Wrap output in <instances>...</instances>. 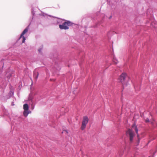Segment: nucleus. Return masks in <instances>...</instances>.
Returning <instances> with one entry per match:
<instances>
[{
	"label": "nucleus",
	"mask_w": 157,
	"mask_h": 157,
	"mask_svg": "<svg viewBox=\"0 0 157 157\" xmlns=\"http://www.w3.org/2000/svg\"><path fill=\"white\" fill-rule=\"evenodd\" d=\"M112 17V15H111L110 16H109V19H110Z\"/></svg>",
	"instance_id": "a878e982"
},
{
	"label": "nucleus",
	"mask_w": 157,
	"mask_h": 157,
	"mask_svg": "<svg viewBox=\"0 0 157 157\" xmlns=\"http://www.w3.org/2000/svg\"><path fill=\"white\" fill-rule=\"evenodd\" d=\"M58 19L57 20V24H59V28L61 29L67 30L69 29V26H71L73 25V23L68 20H66L64 19H61L56 17Z\"/></svg>",
	"instance_id": "f257e3e1"
},
{
	"label": "nucleus",
	"mask_w": 157,
	"mask_h": 157,
	"mask_svg": "<svg viewBox=\"0 0 157 157\" xmlns=\"http://www.w3.org/2000/svg\"><path fill=\"white\" fill-rule=\"evenodd\" d=\"M100 13V12H97V15H98V13Z\"/></svg>",
	"instance_id": "c85d7f7f"
},
{
	"label": "nucleus",
	"mask_w": 157,
	"mask_h": 157,
	"mask_svg": "<svg viewBox=\"0 0 157 157\" xmlns=\"http://www.w3.org/2000/svg\"><path fill=\"white\" fill-rule=\"evenodd\" d=\"M67 133H68V132H67Z\"/></svg>",
	"instance_id": "7c9ffc66"
},
{
	"label": "nucleus",
	"mask_w": 157,
	"mask_h": 157,
	"mask_svg": "<svg viewBox=\"0 0 157 157\" xmlns=\"http://www.w3.org/2000/svg\"><path fill=\"white\" fill-rule=\"evenodd\" d=\"M111 6L112 9H114L115 7L114 6H113V4H112V5H111Z\"/></svg>",
	"instance_id": "5701e85b"
},
{
	"label": "nucleus",
	"mask_w": 157,
	"mask_h": 157,
	"mask_svg": "<svg viewBox=\"0 0 157 157\" xmlns=\"http://www.w3.org/2000/svg\"><path fill=\"white\" fill-rule=\"evenodd\" d=\"M151 141V140H149V141H148V144L149 143H150V142Z\"/></svg>",
	"instance_id": "cd10ccee"
},
{
	"label": "nucleus",
	"mask_w": 157,
	"mask_h": 157,
	"mask_svg": "<svg viewBox=\"0 0 157 157\" xmlns=\"http://www.w3.org/2000/svg\"><path fill=\"white\" fill-rule=\"evenodd\" d=\"M0 65H2L1 68L0 69V70L1 71H2V70L3 69V66H4L3 62L2 61H0Z\"/></svg>",
	"instance_id": "9d476101"
},
{
	"label": "nucleus",
	"mask_w": 157,
	"mask_h": 157,
	"mask_svg": "<svg viewBox=\"0 0 157 157\" xmlns=\"http://www.w3.org/2000/svg\"><path fill=\"white\" fill-rule=\"evenodd\" d=\"M89 122V119L87 116H85L83 117V121L82 122L81 129L84 130L86 127V124Z\"/></svg>",
	"instance_id": "20e7f679"
},
{
	"label": "nucleus",
	"mask_w": 157,
	"mask_h": 157,
	"mask_svg": "<svg viewBox=\"0 0 157 157\" xmlns=\"http://www.w3.org/2000/svg\"><path fill=\"white\" fill-rule=\"evenodd\" d=\"M29 25L23 31L20 36L19 38H21V37L27 32L29 28Z\"/></svg>",
	"instance_id": "0eeeda50"
},
{
	"label": "nucleus",
	"mask_w": 157,
	"mask_h": 157,
	"mask_svg": "<svg viewBox=\"0 0 157 157\" xmlns=\"http://www.w3.org/2000/svg\"><path fill=\"white\" fill-rule=\"evenodd\" d=\"M113 62L114 63L116 64H117L118 63V61L117 59H116L114 56H113Z\"/></svg>",
	"instance_id": "f8f14e48"
},
{
	"label": "nucleus",
	"mask_w": 157,
	"mask_h": 157,
	"mask_svg": "<svg viewBox=\"0 0 157 157\" xmlns=\"http://www.w3.org/2000/svg\"><path fill=\"white\" fill-rule=\"evenodd\" d=\"M145 121L146 123H148L149 122V119L148 118H147L145 120Z\"/></svg>",
	"instance_id": "aec40b11"
},
{
	"label": "nucleus",
	"mask_w": 157,
	"mask_h": 157,
	"mask_svg": "<svg viewBox=\"0 0 157 157\" xmlns=\"http://www.w3.org/2000/svg\"><path fill=\"white\" fill-rule=\"evenodd\" d=\"M21 37L22 38V43H24L26 40L25 37L24 36H23Z\"/></svg>",
	"instance_id": "6ab92c4d"
},
{
	"label": "nucleus",
	"mask_w": 157,
	"mask_h": 157,
	"mask_svg": "<svg viewBox=\"0 0 157 157\" xmlns=\"http://www.w3.org/2000/svg\"><path fill=\"white\" fill-rule=\"evenodd\" d=\"M132 128L135 129V132L137 134V137L139 136V134L138 133V129L137 128V126L136 125L135 123H134L132 125Z\"/></svg>",
	"instance_id": "423d86ee"
},
{
	"label": "nucleus",
	"mask_w": 157,
	"mask_h": 157,
	"mask_svg": "<svg viewBox=\"0 0 157 157\" xmlns=\"http://www.w3.org/2000/svg\"><path fill=\"white\" fill-rule=\"evenodd\" d=\"M29 107L27 104L25 103L23 105V115L25 117H27L28 114L31 113V111L29 110Z\"/></svg>",
	"instance_id": "7ed1b4c3"
},
{
	"label": "nucleus",
	"mask_w": 157,
	"mask_h": 157,
	"mask_svg": "<svg viewBox=\"0 0 157 157\" xmlns=\"http://www.w3.org/2000/svg\"><path fill=\"white\" fill-rule=\"evenodd\" d=\"M49 16H50V17H52V16H51V15H49Z\"/></svg>",
	"instance_id": "c756f323"
},
{
	"label": "nucleus",
	"mask_w": 157,
	"mask_h": 157,
	"mask_svg": "<svg viewBox=\"0 0 157 157\" xmlns=\"http://www.w3.org/2000/svg\"><path fill=\"white\" fill-rule=\"evenodd\" d=\"M12 76V74H10L9 75H8L7 76L8 78V79H10V78Z\"/></svg>",
	"instance_id": "412c9836"
},
{
	"label": "nucleus",
	"mask_w": 157,
	"mask_h": 157,
	"mask_svg": "<svg viewBox=\"0 0 157 157\" xmlns=\"http://www.w3.org/2000/svg\"><path fill=\"white\" fill-rule=\"evenodd\" d=\"M11 105H14V104H13V102H12L11 104Z\"/></svg>",
	"instance_id": "bb28decb"
},
{
	"label": "nucleus",
	"mask_w": 157,
	"mask_h": 157,
	"mask_svg": "<svg viewBox=\"0 0 157 157\" xmlns=\"http://www.w3.org/2000/svg\"><path fill=\"white\" fill-rule=\"evenodd\" d=\"M156 151H155V152H154V153L153 154V155H152L151 157H154V156H155V154L156 153ZM148 157H150V156H149Z\"/></svg>",
	"instance_id": "b1692460"
},
{
	"label": "nucleus",
	"mask_w": 157,
	"mask_h": 157,
	"mask_svg": "<svg viewBox=\"0 0 157 157\" xmlns=\"http://www.w3.org/2000/svg\"><path fill=\"white\" fill-rule=\"evenodd\" d=\"M101 17L102 18V21H103L104 19V18L105 17V15L104 14H101Z\"/></svg>",
	"instance_id": "a211bd4d"
},
{
	"label": "nucleus",
	"mask_w": 157,
	"mask_h": 157,
	"mask_svg": "<svg viewBox=\"0 0 157 157\" xmlns=\"http://www.w3.org/2000/svg\"><path fill=\"white\" fill-rule=\"evenodd\" d=\"M56 68V70H57L58 71H59L61 69V68L59 66H58L56 64L55 65Z\"/></svg>",
	"instance_id": "4468645a"
},
{
	"label": "nucleus",
	"mask_w": 157,
	"mask_h": 157,
	"mask_svg": "<svg viewBox=\"0 0 157 157\" xmlns=\"http://www.w3.org/2000/svg\"><path fill=\"white\" fill-rule=\"evenodd\" d=\"M34 108V105L33 104L31 105V109L32 110H33Z\"/></svg>",
	"instance_id": "4be33fe9"
},
{
	"label": "nucleus",
	"mask_w": 157,
	"mask_h": 157,
	"mask_svg": "<svg viewBox=\"0 0 157 157\" xmlns=\"http://www.w3.org/2000/svg\"><path fill=\"white\" fill-rule=\"evenodd\" d=\"M39 75V73L38 72L36 71V70H35L33 73V77L34 78V79H35L36 80L38 76Z\"/></svg>",
	"instance_id": "6e6552de"
},
{
	"label": "nucleus",
	"mask_w": 157,
	"mask_h": 157,
	"mask_svg": "<svg viewBox=\"0 0 157 157\" xmlns=\"http://www.w3.org/2000/svg\"><path fill=\"white\" fill-rule=\"evenodd\" d=\"M137 145H138L140 142V138L139 137V136L138 137H137Z\"/></svg>",
	"instance_id": "2eb2a0df"
},
{
	"label": "nucleus",
	"mask_w": 157,
	"mask_h": 157,
	"mask_svg": "<svg viewBox=\"0 0 157 157\" xmlns=\"http://www.w3.org/2000/svg\"><path fill=\"white\" fill-rule=\"evenodd\" d=\"M155 136H154V137H152V138H151V140H153L155 139Z\"/></svg>",
	"instance_id": "393cba45"
},
{
	"label": "nucleus",
	"mask_w": 157,
	"mask_h": 157,
	"mask_svg": "<svg viewBox=\"0 0 157 157\" xmlns=\"http://www.w3.org/2000/svg\"><path fill=\"white\" fill-rule=\"evenodd\" d=\"M127 77V75L125 73H123L120 76L118 79V81L123 83L125 81L126 78Z\"/></svg>",
	"instance_id": "39448f33"
},
{
	"label": "nucleus",
	"mask_w": 157,
	"mask_h": 157,
	"mask_svg": "<svg viewBox=\"0 0 157 157\" xmlns=\"http://www.w3.org/2000/svg\"><path fill=\"white\" fill-rule=\"evenodd\" d=\"M127 133L128 135L129 141L131 143L133 141V137L136 134L133 132L132 130L130 129H128Z\"/></svg>",
	"instance_id": "f03ea898"
},
{
	"label": "nucleus",
	"mask_w": 157,
	"mask_h": 157,
	"mask_svg": "<svg viewBox=\"0 0 157 157\" xmlns=\"http://www.w3.org/2000/svg\"><path fill=\"white\" fill-rule=\"evenodd\" d=\"M115 3L117 5H120L121 3V0H115Z\"/></svg>",
	"instance_id": "9b49d317"
},
{
	"label": "nucleus",
	"mask_w": 157,
	"mask_h": 157,
	"mask_svg": "<svg viewBox=\"0 0 157 157\" xmlns=\"http://www.w3.org/2000/svg\"><path fill=\"white\" fill-rule=\"evenodd\" d=\"M43 49V46L42 45L41 46V48H39L38 49V51L40 53H41V51Z\"/></svg>",
	"instance_id": "f3484780"
},
{
	"label": "nucleus",
	"mask_w": 157,
	"mask_h": 157,
	"mask_svg": "<svg viewBox=\"0 0 157 157\" xmlns=\"http://www.w3.org/2000/svg\"><path fill=\"white\" fill-rule=\"evenodd\" d=\"M134 87L136 90H139L140 89L139 86H136V85H134Z\"/></svg>",
	"instance_id": "dca6fc26"
},
{
	"label": "nucleus",
	"mask_w": 157,
	"mask_h": 157,
	"mask_svg": "<svg viewBox=\"0 0 157 157\" xmlns=\"http://www.w3.org/2000/svg\"><path fill=\"white\" fill-rule=\"evenodd\" d=\"M31 13L32 15V20L33 19V16L35 15V12L34 11L33 8H32L31 9Z\"/></svg>",
	"instance_id": "1a4fd4ad"
},
{
	"label": "nucleus",
	"mask_w": 157,
	"mask_h": 157,
	"mask_svg": "<svg viewBox=\"0 0 157 157\" xmlns=\"http://www.w3.org/2000/svg\"><path fill=\"white\" fill-rule=\"evenodd\" d=\"M120 157H121V155H120Z\"/></svg>",
	"instance_id": "2f4dec72"
},
{
	"label": "nucleus",
	"mask_w": 157,
	"mask_h": 157,
	"mask_svg": "<svg viewBox=\"0 0 157 157\" xmlns=\"http://www.w3.org/2000/svg\"><path fill=\"white\" fill-rule=\"evenodd\" d=\"M14 92L12 90H10V91L9 95L10 97H11L13 95Z\"/></svg>",
	"instance_id": "ddd939ff"
}]
</instances>
